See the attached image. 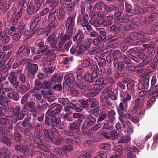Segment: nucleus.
<instances>
[{"label": "nucleus", "instance_id": "obj_43", "mask_svg": "<svg viewBox=\"0 0 158 158\" xmlns=\"http://www.w3.org/2000/svg\"><path fill=\"white\" fill-rule=\"evenodd\" d=\"M106 78H100L96 80L95 84L96 85L100 86V87H104L106 86Z\"/></svg>", "mask_w": 158, "mask_h": 158}, {"label": "nucleus", "instance_id": "obj_49", "mask_svg": "<svg viewBox=\"0 0 158 158\" xmlns=\"http://www.w3.org/2000/svg\"><path fill=\"white\" fill-rule=\"evenodd\" d=\"M2 23L0 22V41L2 40L6 35V31H8V30H2Z\"/></svg>", "mask_w": 158, "mask_h": 158}, {"label": "nucleus", "instance_id": "obj_25", "mask_svg": "<svg viewBox=\"0 0 158 158\" xmlns=\"http://www.w3.org/2000/svg\"><path fill=\"white\" fill-rule=\"evenodd\" d=\"M133 13L134 15H141L145 14L146 13V9L145 7L143 6H136L133 10Z\"/></svg>", "mask_w": 158, "mask_h": 158}, {"label": "nucleus", "instance_id": "obj_12", "mask_svg": "<svg viewBox=\"0 0 158 158\" xmlns=\"http://www.w3.org/2000/svg\"><path fill=\"white\" fill-rule=\"evenodd\" d=\"M14 148L15 150L22 152L25 155L30 156H31L33 153V152L30 151V148L22 144L16 145Z\"/></svg>", "mask_w": 158, "mask_h": 158}, {"label": "nucleus", "instance_id": "obj_24", "mask_svg": "<svg viewBox=\"0 0 158 158\" xmlns=\"http://www.w3.org/2000/svg\"><path fill=\"white\" fill-rule=\"evenodd\" d=\"M63 79V75L57 73L54 74L51 79V82L52 84H55L57 83H59L62 81Z\"/></svg>", "mask_w": 158, "mask_h": 158}, {"label": "nucleus", "instance_id": "obj_46", "mask_svg": "<svg viewBox=\"0 0 158 158\" xmlns=\"http://www.w3.org/2000/svg\"><path fill=\"white\" fill-rule=\"evenodd\" d=\"M152 60V56L146 55L143 59L141 63V64L143 66L146 65L151 62Z\"/></svg>", "mask_w": 158, "mask_h": 158}, {"label": "nucleus", "instance_id": "obj_57", "mask_svg": "<svg viewBox=\"0 0 158 158\" xmlns=\"http://www.w3.org/2000/svg\"><path fill=\"white\" fill-rule=\"evenodd\" d=\"M118 93V88H116L114 89L113 91L112 94L111 93V97L110 98L113 100H116L117 99V95Z\"/></svg>", "mask_w": 158, "mask_h": 158}, {"label": "nucleus", "instance_id": "obj_6", "mask_svg": "<svg viewBox=\"0 0 158 158\" xmlns=\"http://www.w3.org/2000/svg\"><path fill=\"white\" fill-rule=\"evenodd\" d=\"M84 38V35L83 34L81 30L79 29L73 37V40L74 42L77 41V54L80 55L84 53L85 46L80 44Z\"/></svg>", "mask_w": 158, "mask_h": 158}, {"label": "nucleus", "instance_id": "obj_38", "mask_svg": "<svg viewBox=\"0 0 158 158\" xmlns=\"http://www.w3.org/2000/svg\"><path fill=\"white\" fill-rule=\"evenodd\" d=\"M60 41V40L58 39ZM57 38H55L53 40V41L50 42L49 43L50 44V47L51 48H53L54 51H58L60 49H61L62 47V46L63 45H62V47L60 48L59 46V44L60 42H59L58 44V47H57L56 46L57 42Z\"/></svg>", "mask_w": 158, "mask_h": 158}, {"label": "nucleus", "instance_id": "obj_52", "mask_svg": "<svg viewBox=\"0 0 158 158\" xmlns=\"http://www.w3.org/2000/svg\"><path fill=\"white\" fill-rule=\"evenodd\" d=\"M93 60L90 58L85 59L82 62V66L84 68H87L93 64Z\"/></svg>", "mask_w": 158, "mask_h": 158}, {"label": "nucleus", "instance_id": "obj_14", "mask_svg": "<svg viewBox=\"0 0 158 158\" xmlns=\"http://www.w3.org/2000/svg\"><path fill=\"white\" fill-rule=\"evenodd\" d=\"M11 32L10 33V35L12 36L13 40L16 41L19 40L20 38L22 37L23 39L26 37V39H27V36L29 33V31H17L16 32Z\"/></svg>", "mask_w": 158, "mask_h": 158}, {"label": "nucleus", "instance_id": "obj_1", "mask_svg": "<svg viewBox=\"0 0 158 158\" xmlns=\"http://www.w3.org/2000/svg\"><path fill=\"white\" fill-rule=\"evenodd\" d=\"M76 17V13L70 15L64 21L66 34L64 35L61 33L58 36V39L60 40L59 44L60 47L61 48L66 41L69 40L71 38L75 26Z\"/></svg>", "mask_w": 158, "mask_h": 158}, {"label": "nucleus", "instance_id": "obj_27", "mask_svg": "<svg viewBox=\"0 0 158 158\" xmlns=\"http://www.w3.org/2000/svg\"><path fill=\"white\" fill-rule=\"evenodd\" d=\"M0 141L2 143L6 145L8 147H10L12 145V142L10 138L6 136H2L0 138Z\"/></svg>", "mask_w": 158, "mask_h": 158}, {"label": "nucleus", "instance_id": "obj_37", "mask_svg": "<svg viewBox=\"0 0 158 158\" xmlns=\"http://www.w3.org/2000/svg\"><path fill=\"white\" fill-rule=\"evenodd\" d=\"M125 6L126 14L129 16L134 15L133 11L132 10L131 6L127 2H125Z\"/></svg>", "mask_w": 158, "mask_h": 158}, {"label": "nucleus", "instance_id": "obj_62", "mask_svg": "<svg viewBox=\"0 0 158 158\" xmlns=\"http://www.w3.org/2000/svg\"><path fill=\"white\" fill-rule=\"evenodd\" d=\"M24 107L23 109H26L27 107H29L30 109L31 110L34 109L35 107V104L33 102H27L24 105Z\"/></svg>", "mask_w": 158, "mask_h": 158}, {"label": "nucleus", "instance_id": "obj_26", "mask_svg": "<svg viewBox=\"0 0 158 158\" xmlns=\"http://www.w3.org/2000/svg\"><path fill=\"white\" fill-rule=\"evenodd\" d=\"M50 107L52 108V109H53L52 110L53 114L55 115L60 113L62 108V106L60 104H56L55 103L51 104L50 106Z\"/></svg>", "mask_w": 158, "mask_h": 158}, {"label": "nucleus", "instance_id": "obj_19", "mask_svg": "<svg viewBox=\"0 0 158 158\" xmlns=\"http://www.w3.org/2000/svg\"><path fill=\"white\" fill-rule=\"evenodd\" d=\"M8 79L10 82L14 86H15L18 84H20L19 81L18 80V77L15 72H13L10 73Z\"/></svg>", "mask_w": 158, "mask_h": 158}, {"label": "nucleus", "instance_id": "obj_39", "mask_svg": "<svg viewBox=\"0 0 158 158\" xmlns=\"http://www.w3.org/2000/svg\"><path fill=\"white\" fill-rule=\"evenodd\" d=\"M95 58L97 60L100 67L103 68L104 67L106 64L105 58L100 57L98 56H95Z\"/></svg>", "mask_w": 158, "mask_h": 158}, {"label": "nucleus", "instance_id": "obj_44", "mask_svg": "<svg viewBox=\"0 0 158 158\" xmlns=\"http://www.w3.org/2000/svg\"><path fill=\"white\" fill-rule=\"evenodd\" d=\"M22 70L20 69L17 71L18 74V77L19 81L22 84L25 83L26 78L25 76V73L22 72Z\"/></svg>", "mask_w": 158, "mask_h": 158}, {"label": "nucleus", "instance_id": "obj_34", "mask_svg": "<svg viewBox=\"0 0 158 158\" xmlns=\"http://www.w3.org/2000/svg\"><path fill=\"white\" fill-rule=\"evenodd\" d=\"M113 66L114 68H116L120 72L123 71L124 67V64L122 62H118L116 60L113 62Z\"/></svg>", "mask_w": 158, "mask_h": 158}, {"label": "nucleus", "instance_id": "obj_28", "mask_svg": "<svg viewBox=\"0 0 158 158\" xmlns=\"http://www.w3.org/2000/svg\"><path fill=\"white\" fill-rule=\"evenodd\" d=\"M7 96L10 99L15 101L17 102L20 99L19 93L17 91L9 93L7 94Z\"/></svg>", "mask_w": 158, "mask_h": 158}, {"label": "nucleus", "instance_id": "obj_18", "mask_svg": "<svg viewBox=\"0 0 158 158\" xmlns=\"http://www.w3.org/2000/svg\"><path fill=\"white\" fill-rule=\"evenodd\" d=\"M123 28L121 24H118L117 25L113 24L111 26L108 27L107 30L109 32L113 33L114 34H119Z\"/></svg>", "mask_w": 158, "mask_h": 158}, {"label": "nucleus", "instance_id": "obj_63", "mask_svg": "<svg viewBox=\"0 0 158 158\" xmlns=\"http://www.w3.org/2000/svg\"><path fill=\"white\" fill-rule=\"evenodd\" d=\"M157 82V78L155 76H153L151 80V84L150 86V90L155 88V84Z\"/></svg>", "mask_w": 158, "mask_h": 158}, {"label": "nucleus", "instance_id": "obj_47", "mask_svg": "<svg viewBox=\"0 0 158 158\" xmlns=\"http://www.w3.org/2000/svg\"><path fill=\"white\" fill-rule=\"evenodd\" d=\"M19 19L16 17L15 14L11 15L10 19L8 20V22L13 25H16L18 23Z\"/></svg>", "mask_w": 158, "mask_h": 158}, {"label": "nucleus", "instance_id": "obj_10", "mask_svg": "<svg viewBox=\"0 0 158 158\" xmlns=\"http://www.w3.org/2000/svg\"><path fill=\"white\" fill-rule=\"evenodd\" d=\"M41 3L39 1L35 2L34 4L31 3L27 6V13L29 15H32L35 13L39 10L41 6Z\"/></svg>", "mask_w": 158, "mask_h": 158}, {"label": "nucleus", "instance_id": "obj_15", "mask_svg": "<svg viewBox=\"0 0 158 158\" xmlns=\"http://www.w3.org/2000/svg\"><path fill=\"white\" fill-rule=\"evenodd\" d=\"M96 121L95 118L92 116L89 115L84 122L82 125L83 128H89L93 126Z\"/></svg>", "mask_w": 158, "mask_h": 158}, {"label": "nucleus", "instance_id": "obj_21", "mask_svg": "<svg viewBox=\"0 0 158 158\" xmlns=\"http://www.w3.org/2000/svg\"><path fill=\"white\" fill-rule=\"evenodd\" d=\"M14 87L16 91L21 94H24L27 90L29 89V88L27 87L26 85L23 84H18Z\"/></svg>", "mask_w": 158, "mask_h": 158}, {"label": "nucleus", "instance_id": "obj_29", "mask_svg": "<svg viewBox=\"0 0 158 158\" xmlns=\"http://www.w3.org/2000/svg\"><path fill=\"white\" fill-rule=\"evenodd\" d=\"M43 132L47 138L50 141H52L54 137V133L49 129H43Z\"/></svg>", "mask_w": 158, "mask_h": 158}, {"label": "nucleus", "instance_id": "obj_55", "mask_svg": "<svg viewBox=\"0 0 158 158\" xmlns=\"http://www.w3.org/2000/svg\"><path fill=\"white\" fill-rule=\"evenodd\" d=\"M122 59L124 64L129 65L132 64V61L127 55H122Z\"/></svg>", "mask_w": 158, "mask_h": 158}, {"label": "nucleus", "instance_id": "obj_48", "mask_svg": "<svg viewBox=\"0 0 158 158\" xmlns=\"http://www.w3.org/2000/svg\"><path fill=\"white\" fill-rule=\"evenodd\" d=\"M137 53L138 58L140 60L143 59L147 54L146 51L144 49L139 50Z\"/></svg>", "mask_w": 158, "mask_h": 158}, {"label": "nucleus", "instance_id": "obj_3", "mask_svg": "<svg viewBox=\"0 0 158 158\" xmlns=\"http://www.w3.org/2000/svg\"><path fill=\"white\" fill-rule=\"evenodd\" d=\"M37 46L38 48L36 51V52L38 54L42 53L43 56H48V57L46 59V61L47 62H51L53 59L52 57L55 55L54 49H49V47L48 45H44V43L43 42H40L38 43Z\"/></svg>", "mask_w": 158, "mask_h": 158}, {"label": "nucleus", "instance_id": "obj_35", "mask_svg": "<svg viewBox=\"0 0 158 158\" xmlns=\"http://www.w3.org/2000/svg\"><path fill=\"white\" fill-rule=\"evenodd\" d=\"M87 101L91 108L96 107L99 105L98 101L95 98H90L87 99Z\"/></svg>", "mask_w": 158, "mask_h": 158}, {"label": "nucleus", "instance_id": "obj_16", "mask_svg": "<svg viewBox=\"0 0 158 158\" xmlns=\"http://www.w3.org/2000/svg\"><path fill=\"white\" fill-rule=\"evenodd\" d=\"M18 124L19 123H17L14 128L13 134L14 139L16 142L20 143L21 144H25L26 142L24 139L22 138L21 134L17 130V127Z\"/></svg>", "mask_w": 158, "mask_h": 158}, {"label": "nucleus", "instance_id": "obj_59", "mask_svg": "<svg viewBox=\"0 0 158 158\" xmlns=\"http://www.w3.org/2000/svg\"><path fill=\"white\" fill-rule=\"evenodd\" d=\"M107 117V114L104 111H102L98 117L97 120V122L98 123L102 121L105 119Z\"/></svg>", "mask_w": 158, "mask_h": 158}, {"label": "nucleus", "instance_id": "obj_36", "mask_svg": "<svg viewBox=\"0 0 158 158\" xmlns=\"http://www.w3.org/2000/svg\"><path fill=\"white\" fill-rule=\"evenodd\" d=\"M110 140H116L118 138V134L117 130L113 129L109 132Z\"/></svg>", "mask_w": 158, "mask_h": 158}, {"label": "nucleus", "instance_id": "obj_53", "mask_svg": "<svg viewBox=\"0 0 158 158\" xmlns=\"http://www.w3.org/2000/svg\"><path fill=\"white\" fill-rule=\"evenodd\" d=\"M112 54L114 58V60L113 62H114L116 60H117L118 61V59H120L121 57L122 58V53L121 52L118 50L115 51Z\"/></svg>", "mask_w": 158, "mask_h": 158}, {"label": "nucleus", "instance_id": "obj_4", "mask_svg": "<svg viewBox=\"0 0 158 158\" xmlns=\"http://www.w3.org/2000/svg\"><path fill=\"white\" fill-rule=\"evenodd\" d=\"M36 54V49L34 46H27L23 45L19 48L15 55L17 59L20 57H28Z\"/></svg>", "mask_w": 158, "mask_h": 158}, {"label": "nucleus", "instance_id": "obj_50", "mask_svg": "<svg viewBox=\"0 0 158 158\" xmlns=\"http://www.w3.org/2000/svg\"><path fill=\"white\" fill-rule=\"evenodd\" d=\"M144 101L143 98H137L135 100L134 104L139 108H141L144 104Z\"/></svg>", "mask_w": 158, "mask_h": 158}, {"label": "nucleus", "instance_id": "obj_13", "mask_svg": "<svg viewBox=\"0 0 158 158\" xmlns=\"http://www.w3.org/2000/svg\"><path fill=\"white\" fill-rule=\"evenodd\" d=\"M38 67L37 64L31 63L27 64L26 67V69L27 71L28 76H34L37 73Z\"/></svg>", "mask_w": 158, "mask_h": 158}, {"label": "nucleus", "instance_id": "obj_9", "mask_svg": "<svg viewBox=\"0 0 158 158\" xmlns=\"http://www.w3.org/2000/svg\"><path fill=\"white\" fill-rule=\"evenodd\" d=\"M96 85V84H93L90 85V83H87V85H85L86 88L90 91L86 94V96L88 97H93L98 95L101 92L100 89L97 87Z\"/></svg>", "mask_w": 158, "mask_h": 158}, {"label": "nucleus", "instance_id": "obj_23", "mask_svg": "<svg viewBox=\"0 0 158 158\" xmlns=\"http://www.w3.org/2000/svg\"><path fill=\"white\" fill-rule=\"evenodd\" d=\"M97 76L95 75L94 74L92 73H87L85 74L83 76V79L87 83H91L93 82L94 79L96 78Z\"/></svg>", "mask_w": 158, "mask_h": 158}, {"label": "nucleus", "instance_id": "obj_56", "mask_svg": "<svg viewBox=\"0 0 158 158\" xmlns=\"http://www.w3.org/2000/svg\"><path fill=\"white\" fill-rule=\"evenodd\" d=\"M114 148L116 152V155L119 157L122 153V151L123 148L122 145H118L116 146Z\"/></svg>", "mask_w": 158, "mask_h": 158}, {"label": "nucleus", "instance_id": "obj_45", "mask_svg": "<svg viewBox=\"0 0 158 158\" xmlns=\"http://www.w3.org/2000/svg\"><path fill=\"white\" fill-rule=\"evenodd\" d=\"M74 79V77L72 73H69L68 75H67L64 77V80L67 85H69L72 80Z\"/></svg>", "mask_w": 158, "mask_h": 158}, {"label": "nucleus", "instance_id": "obj_11", "mask_svg": "<svg viewBox=\"0 0 158 158\" xmlns=\"http://www.w3.org/2000/svg\"><path fill=\"white\" fill-rule=\"evenodd\" d=\"M149 75L148 73L146 74L145 78L140 79L139 80L138 85V89L141 90L143 89H147L149 87V81L150 79L149 78Z\"/></svg>", "mask_w": 158, "mask_h": 158}, {"label": "nucleus", "instance_id": "obj_58", "mask_svg": "<svg viewBox=\"0 0 158 158\" xmlns=\"http://www.w3.org/2000/svg\"><path fill=\"white\" fill-rule=\"evenodd\" d=\"M139 47H134L131 48L130 49L127 50L126 52V55L127 54H136L139 51Z\"/></svg>", "mask_w": 158, "mask_h": 158}, {"label": "nucleus", "instance_id": "obj_2", "mask_svg": "<svg viewBox=\"0 0 158 158\" xmlns=\"http://www.w3.org/2000/svg\"><path fill=\"white\" fill-rule=\"evenodd\" d=\"M27 136V139L29 142H31L33 139V143L31 144V146L44 150H47V147L44 142L43 137L40 134H38L35 137L33 134H29Z\"/></svg>", "mask_w": 158, "mask_h": 158}, {"label": "nucleus", "instance_id": "obj_42", "mask_svg": "<svg viewBox=\"0 0 158 158\" xmlns=\"http://www.w3.org/2000/svg\"><path fill=\"white\" fill-rule=\"evenodd\" d=\"M107 116L109 121L110 123L113 122L115 120L114 116L116 115L115 111L113 110H111L107 112Z\"/></svg>", "mask_w": 158, "mask_h": 158}, {"label": "nucleus", "instance_id": "obj_40", "mask_svg": "<svg viewBox=\"0 0 158 158\" xmlns=\"http://www.w3.org/2000/svg\"><path fill=\"white\" fill-rule=\"evenodd\" d=\"M111 96V93L110 92L103 91L102 92L101 98L103 102H106L108 99L110 98Z\"/></svg>", "mask_w": 158, "mask_h": 158}, {"label": "nucleus", "instance_id": "obj_7", "mask_svg": "<svg viewBox=\"0 0 158 158\" xmlns=\"http://www.w3.org/2000/svg\"><path fill=\"white\" fill-rule=\"evenodd\" d=\"M131 99V96L129 94H127L125 98L121 99V102L120 103L118 107L116 108V110L118 113H124L127 111L128 103Z\"/></svg>", "mask_w": 158, "mask_h": 158}, {"label": "nucleus", "instance_id": "obj_60", "mask_svg": "<svg viewBox=\"0 0 158 158\" xmlns=\"http://www.w3.org/2000/svg\"><path fill=\"white\" fill-rule=\"evenodd\" d=\"M82 129H84L82 134V135L84 136V137L86 138H89L90 137L91 132L90 131L86 129L87 128H83V125L81 127Z\"/></svg>", "mask_w": 158, "mask_h": 158}, {"label": "nucleus", "instance_id": "obj_61", "mask_svg": "<svg viewBox=\"0 0 158 158\" xmlns=\"http://www.w3.org/2000/svg\"><path fill=\"white\" fill-rule=\"evenodd\" d=\"M64 133L67 136L71 137L76 135L77 132L72 130L69 129L68 130H65L64 131Z\"/></svg>", "mask_w": 158, "mask_h": 158}, {"label": "nucleus", "instance_id": "obj_20", "mask_svg": "<svg viewBox=\"0 0 158 158\" xmlns=\"http://www.w3.org/2000/svg\"><path fill=\"white\" fill-rule=\"evenodd\" d=\"M144 37V35L139 32L134 31L130 33L128 37L131 40L136 41L139 40Z\"/></svg>", "mask_w": 158, "mask_h": 158}, {"label": "nucleus", "instance_id": "obj_30", "mask_svg": "<svg viewBox=\"0 0 158 158\" xmlns=\"http://www.w3.org/2000/svg\"><path fill=\"white\" fill-rule=\"evenodd\" d=\"M7 120L3 117L0 118V127L7 128L10 129H12L13 128L12 124H9L7 122Z\"/></svg>", "mask_w": 158, "mask_h": 158}, {"label": "nucleus", "instance_id": "obj_8", "mask_svg": "<svg viewBox=\"0 0 158 158\" xmlns=\"http://www.w3.org/2000/svg\"><path fill=\"white\" fill-rule=\"evenodd\" d=\"M89 18L87 14H85L81 16H79L77 19V22L80 23L81 27L85 29V28L88 31L93 30L91 26L89 25Z\"/></svg>", "mask_w": 158, "mask_h": 158}, {"label": "nucleus", "instance_id": "obj_22", "mask_svg": "<svg viewBox=\"0 0 158 158\" xmlns=\"http://www.w3.org/2000/svg\"><path fill=\"white\" fill-rule=\"evenodd\" d=\"M61 5L69 13H71L75 8V3L72 2L69 3H67L62 1L60 2Z\"/></svg>", "mask_w": 158, "mask_h": 158}, {"label": "nucleus", "instance_id": "obj_54", "mask_svg": "<svg viewBox=\"0 0 158 158\" xmlns=\"http://www.w3.org/2000/svg\"><path fill=\"white\" fill-rule=\"evenodd\" d=\"M101 42H103V40L101 36L98 34L97 37H95L93 39V44L95 45H98Z\"/></svg>", "mask_w": 158, "mask_h": 158}, {"label": "nucleus", "instance_id": "obj_51", "mask_svg": "<svg viewBox=\"0 0 158 158\" xmlns=\"http://www.w3.org/2000/svg\"><path fill=\"white\" fill-rule=\"evenodd\" d=\"M69 129L72 130L76 132H78L80 130L79 127L77 126L76 122H72L69 127Z\"/></svg>", "mask_w": 158, "mask_h": 158}, {"label": "nucleus", "instance_id": "obj_33", "mask_svg": "<svg viewBox=\"0 0 158 158\" xmlns=\"http://www.w3.org/2000/svg\"><path fill=\"white\" fill-rule=\"evenodd\" d=\"M57 17L59 20L63 19L65 16V12L64 8L61 7L57 11Z\"/></svg>", "mask_w": 158, "mask_h": 158}, {"label": "nucleus", "instance_id": "obj_17", "mask_svg": "<svg viewBox=\"0 0 158 158\" xmlns=\"http://www.w3.org/2000/svg\"><path fill=\"white\" fill-rule=\"evenodd\" d=\"M113 15L110 14L108 15H106L103 20L101 22L100 25L107 27L112 25L113 23Z\"/></svg>", "mask_w": 158, "mask_h": 158}, {"label": "nucleus", "instance_id": "obj_41", "mask_svg": "<svg viewBox=\"0 0 158 158\" xmlns=\"http://www.w3.org/2000/svg\"><path fill=\"white\" fill-rule=\"evenodd\" d=\"M54 152L59 154L61 158H66L67 157L66 153L61 148H55L54 149Z\"/></svg>", "mask_w": 158, "mask_h": 158}, {"label": "nucleus", "instance_id": "obj_64", "mask_svg": "<svg viewBox=\"0 0 158 158\" xmlns=\"http://www.w3.org/2000/svg\"><path fill=\"white\" fill-rule=\"evenodd\" d=\"M130 17L126 14L123 15L120 19H119L118 22L121 23H126L129 22L130 20Z\"/></svg>", "mask_w": 158, "mask_h": 158}, {"label": "nucleus", "instance_id": "obj_31", "mask_svg": "<svg viewBox=\"0 0 158 158\" xmlns=\"http://www.w3.org/2000/svg\"><path fill=\"white\" fill-rule=\"evenodd\" d=\"M98 18L95 21V24H96V27H99L100 26L101 22L104 18L105 14L102 11L99 12L97 14Z\"/></svg>", "mask_w": 158, "mask_h": 158}, {"label": "nucleus", "instance_id": "obj_32", "mask_svg": "<svg viewBox=\"0 0 158 158\" xmlns=\"http://www.w3.org/2000/svg\"><path fill=\"white\" fill-rule=\"evenodd\" d=\"M61 119L58 117H56L55 116H52L51 118V126L56 127L60 123Z\"/></svg>", "mask_w": 158, "mask_h": 158}, {"label": "nucleus", "instance_id": "obj_5", "mask_svg": "<svg viewBox=\"0 0 158 158\" xmlns=\"http://www.w3.org/2000/svg\"><path fill=\"white\" fill-rule=\"evenodd\" d=\"M8 109L10 112L11 113L12 117V121L14 123L17 122L18 120L23 119L25 116L26 114H24L23 111L25 112L24 109H22L21 110L19 106H17L15 108L9 106Z\"/></svg>", "mask_w": 158, "mask_h": 158}]
</instances>
